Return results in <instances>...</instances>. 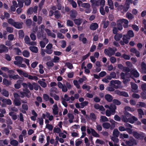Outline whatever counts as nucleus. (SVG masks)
<instances>
[{"instance_id": "nucleus-1", "label": "nucleus", "mask_w": 146, "mask_h": 146, "mask_svg": "<svg viewBox=\"0 0 146 146\" xmlns=\"http://www.w3.org/2000/svg\"><path fill=\"white\" fill-rule=\"evenodd\" d=\"M8 23L17 29H21L23 27V23L22 22H15V20L12 18L7 20Z\"/></svg>"}, {"instance_id": "nucleus-2", "label": "nucleus", "mask_w": 146, "mask_h": 146, "mask_svg": "<svg viewBox=\"0 0 146 146\" xmlns=\"http://www.w3.org/2000/svg\"><path fill=\"white\" fill-rule=\"evenodd\" d=\"M20 93L21 94L20 97L21 98L26 97L29 98L31 95L30 91L28 88L23 89V91L20 92Z\"/></svg>"}, {"instance_id": "nucleus-3", "label": "nucleus", "mask_w": 146, "mask_h": 146, "mask_svg": "<svg viewBox=\"0 0 146 146\" xmlns=\"http://www.w3.org/2000/svg\"><path fill=\"white\" fill-rule=\"evenodd\" d=\"M104 52L105 55L109 57H111L115 54L113 49L110 47H108V49H105Z\"/></svg>"}, {"instance_id": "nucleus-4", "label": "nucleus", "mask_w": 146, "mask_h": 146, "mask_svg": "<svg viewBox=\"0 0 146 146\" xmlns=\"http://www.w3.org/2000/svg\"><path fill=\"white\" fill-rule=\"evenodd\" d=\"M125 143L129 146H133L137 145L136 140L133 137H131L128 140L126 141Z\"/></svg>"}, {"instance_id": "nucleus-5", "label": "nucleus", "mask_w": 146, "mask_h": 146, "mask_svg": "<svg viewBox=\"0 0 146 146\" xmlns=\"http://www.w3.org/2000/svg\"><path fill=\"white\" fill-rule=\"evenodd\" d=\"M132 1L130 0H126L125 3L123 6V11L124 12L127 11L130 7V3H131Z\"/></svg>"}, {"instance_id": "nucleus-6", "label": "nucleus", "mask_w": 146, "mask_h": 146, "mask_svg": "<svg viewBox=\"0 0 146 146\" xmlns=\"http://www.w3.org/2000/svg\"><path fill=\"white\" fill-rule=\"evenodd\" d=\"M133 136L136 139H143L144 137V135L142 133H139L137 131H133Z\"/></svg>"}, {"instance_id": "nucleus-7", "label": "nucleus", "mask_w": 146, "mask_h": 146, "mask_svg": "<svg viewBox=\"0 0 146 146\" xmlns=\"http://www.w3.org/2000/svg\"><path fill=\"white\" fill-rule=\"evenodd\" d=\"M15 59L16 60V61H14V63L16 65H18L22 63L23 61V58L19 56H16L15 57Z\"/></svg>"}, {"instance_id": "nucleus-8", "label": "nucleus", "mask_w": 146, "mask_h": 146, "mask_svg": "<svg viewBox=\"0 0 146 146\" xmlns=\"http://www.w3.org/2000/svg\"><path fill=\"white\" fill-rule=\"evenodd\" d=\"M116 94L120 96H122L125 97H128L129 95L125 91H121L118 90H116L115 91Z\"/></svg>"}, {"instance_id": "nucleus-9", "label": "nucleus", "mask_w": 146, "mask_h": 146, "mask_svg": "<svg viewBox=\"0 0 146 146\" xmlns=\"http://www.w3.org/2000/svg\"><path fill=\"white\" fill-rule=\"evenodd\" d=\"M85 35L84 33H82L79 35V40L80 41L82 42L84 44H86L87 43V38L84 37Z\"/></svg>"}, {"instance_id": "nucleus-10", "label": "nucleus", "mask_w": 146, "mask_h": 146, "mask_svg": "<svg viewBox=\"0 0 146 146\" xmlns=\"http://www.w3.org/2000/svg\"><path fill=\"white\" fill-rule=\"evenodd\" d=\"M77 12L76 10H72L70 13V18L72 20L75 19L77 15Z\"/></svg>"}, {"instance_id": "nucleus-11", "label": "nucleus", "mask_w": 146, "mask_h": 146, "mask_svg": "<svg viewBox=\"0 0 146 146\" xmlns=\"http://www.w3.org/2000/svg\"><path fill=\"white\" fill-rule=\"evenodd\" d=\"M119 22H121L123 24V27L125 28H127L128 27V24L129 22L128 20L124 19H122L119 20Z\"/></svg>"}, {"instance_id": "nucleus-12", "label": "nucleus", "mask_w": 146, "mask_h": 146, "mask_svg": "<svg viewBox=\"0 0 146 146\" xmlns=\"http://www.w3.org/2000/svg\"><path fill=\"white\" fill-rule=\"evenodd\" d=\"M99 27L98 23H92L90 26V29L93 31H94L97 29Z\"/></svg>"}, {"instance_id": "nucleus-13", "label": "nucleus", "mask_w": 146, "mask_h": 146, "mask_svg": "<svg viewBox=\"0 0 146 146\" xmlns=\"http://www.w3.org/2000/svg\"><path fill=\"white\" fill-rule=\"evenodd\" d=\"M127 37L128 39H130L131 38L133 37L134 36V33L133 31L131 30H129L127 34L125 35Z\"/></svg>"}, {"instance_id": "nucleus-14", "label": "nucleus", "mask_w": 146, "mask_h": 146, "mask_svg": "<svg viewBox=\"0 0 146 146\" xmlns=\"http://www.w3.org/2000/svg\"><path fill=\"white\" fill-rule=\"evenodd\" d=\"M141 72L142 74H146V64L142 62L141 64Z\"/></svg>"}, {"instance_id": "nucleus-15", "label": "nucleus", "mask_w": 146, "mask_h": 146, "mask_svg": "<svg viewBox=\"0 0 146 146\" xmlns=\"http://www.w3.org/2000/svg\"><path fill=\"white\" fill-rule=\"evenodd\" d=\"M110 111L111 112V114L113 115L115 112V110L116 109V107L115 105L111 104L110 105V108H109Z\"/></svg>"}, {"instance_id": "nucleus-16", "label": "nucleus", "mask_w": 146, "mask_h": 146, "mask_svg": "<svg viewBox=\"0 0 146 146\" xmlns=\"http://www.w3.org/2000/svg\"><path fill=\"white\" fill-rule=\"evenodd\" d=\"M16 70L18 72L20 75H23L24 77L28 78L29 75L27 73L23 72L21 69H18Z\"/></svg>"}, {"instance_id": "nucleus-17", "label": "nucleus", "mask_w": 146, "mask_h": 146, "mask_svg": "<svg viewBox=\"0 0 146 146\" xmlns=\"http://www.w3.org/2000/svg\"><path fill=\"white\" fill-rule=\"evenodd\" d=\"M131 73L132 77H134L137 78L139 77V74L137 71L136 70H132L131 71Z\"/></svg>"}, {"instance_id": "nucleus-18", "label": "nucleus", "mask_w": 146, "mask_h": 146, "mask_svg": "<svg viewBox=\"0 0 146 146\" xmlns=\"http://www.w3.org/2000/svg\"><path fill=\"white\" fill-rule=\"evenodd\" d=\"M138 119L137 118L133 116L128 118L127 120L129 123L133 124L134 123L135 121H136Z\"/></svg>"}, {"instance_id": "nucleus-19", "label": "nucleus", "mask_w": 146, "mask_h": 146, "mask_svg": "<svg viewBox=\"0 0 146 146\" xmlns=\"http://www.w3.org/2000/svg\"><path fill=\"white\" fill-rule=\"evenodd\" d=\"M23 82V81L21 80H18L17 81L16 83L14 85L15 88L16 89H19L21 88V85Z\"/></svg>"}, {"instance_id": "nucleus-20", "label": "nucleus", "mask_w": 146, "mask_h": 146, "mask_svg": "<svg viewBox=\"0 0 146 146\" xmlns=\"http://www.w3.org/2000/svg\"><path fill=\"white\" fill-rule=\"evenodd\" d=\"M2 98L1 97L0 98V100L2 101L3 103L6 104L8 105H10L12 104L11 101L9 99H3L2 100Z\"/></svg>"}, {"instance_id": "nucleus-21", "label": "nucleus", "mask_w": 146, "mask_h": 146, "mask_svg": "<svg viewBox=\"0 0 146 146\" xmlns=\"http://www.w3.org/2000/svg\"><path fill=\"white\" fill-rule=\"evenodd\" d=\"M73 20L75 24L77 25H80L83 21L82 19L80 18L78 19H75Z\"/></svg>"}, {"instance_id": "nucleus-22", "label": "nucleus", "mask_w": 146, "mask_h": 146, "mask_svg": "<svg viewBox=\"0 0 146 146\" xmlns=\"http://www.w3.org/2000/svg\"><path fill=\"white\" fill-rule=\"evenodd\" d=\"M105 99L108 102H111L113 100V97L109 94H106L105 96Z\"/></svg>"}, {"instance_id": "nucleus-23", "label": "nucleus", "mask_w": 146, "mask_h": 146, "mask_svg": "<svg viewBox=\"0 0 146 146\" xmlns=\"http://www.w3.org/2000/svg\"><path fill=\"white\" fill-rule=\"evenodd\" d=\"M0 48L2 50L3 52L7 53L8 51V48L3 44L0 45Z\"/></svg>"}, {"instance_id": "nucleus-24", "label": "nucleus", "mask_w": 146, "mask_h": 146, "mask_svg": "<svg viewBox=\"0 0 146 146\" xmlns=\"http://www.w3.org/2000/svg\"><path fill=\"white\" fill-rule=\"evenodd\" d=\"M30 50L33 52L37 53L38 52V48L35 46H30L29 47Z\"/></svg>"}, {"instance_id": "nucleus-25", "label": "nucleus", "mask_w": 146, "mask_h": 146, "mask_svg": "<svg viewBox=\"0 0 146 146\" xmlns=\"http://www.w3.org/2000/svg\"><path fill=\"white\" fill-rule=\"evenodd\" d=\"M3 83L4 85L7 86L11 85V82L10 81H9L7 79L4 78L3 80Z\"/></svg>"}, {"instance_id": "nucleus-26", "label": "nucleus", "mask_w": 146, "mask_h": 146, "mask_svg": "<svg viewBox=\"0 0 146 146\" xmlns=\"http://www.w3.org/2000/svg\"><path fill=\"white\" fill-rule=\"evenodd\" d=\"M8 77L10 79H13L14 80H16L20 78V77L18 74L13 76L11 74H9Z\"/></svg>"}, {"instance_id": "nucleus-27", "label": "nucleus", "mask_w": 146, "mask_h": 146, "mask_svg": "<svg viewBox=\"0 0 146 146\" xmlns=\"http://www.w3.org/2000/svg\"><path fill=\"white\" fill-rule=\"evenodd\" d=\"M15 113L13 111H11L9 113L10 116L11 117L12 119L15 120L17 119V116L16 114H15Z\"/></svg>"}, {"instance_id": "nucleus-28", "label": "nucleus", "mask_w": 146, "mask_h": 146, "mask_svg": "<svg viewBox=\"0 0 146 146\" xmlns=\"http://www.w3.org/2000/svg\"><path fill=\"white\" fill-rule=\"evenodd\" d=\"M110 122L111 123V127H110V129L112 130L115 127L116 123H117L112 119L110 120Z\"/></svg>"}, {"instance_id": "nucleus-29", "label": "nucleus", "mask_w": 146, "mask_h": 146, "mask_svg": "<svg viewBox=\"0 0 146 146\" xmlns=\"http://www.w3.org/2000/svg\"><path fill=\"white\" fill-rule=\"evenodd\" d=\"M110 83L111 85H121V82L120 81L118 80H112L110 82Z\"/></svg>"}, {"instance_id": "nucleus-30", "label": "nucleus", "mask_w": 146, "mask_h": 146, "mask_svg": "<svg viewBox=\"0 0 146 146\" xmlns=\"http://www.w3.org/2000/svg\"><path fill=\"white\" fill-rule=\"evenodd\" d=\"M137 112L138 113V115L139 118H142V115H144V114L143 110L141 109H137Z\"/></svg>"}, {"instance_id": "nucleus-31", "label": "nucleus", "mask_w": 146, "mask_h": 146, "mask_svg": "<svg viewBox=\"0 0 146 146\" xmlns=\"http://www.w3.org/2000/svg\"><path fill=\"white\" fill-rule=\"evenodd\" d=\"M45 0H41L38 5V10L40 11L42 9L43 5H44Z\"/></svg>"}, {"instance_id": "nucleus-32", "label": "nucleus", "mask_w": 146, "mask_h": 146, "mask_svg": "<svg viewBox=\"0 0 146 146\" xmlns=\"http://www.w3.org/2000/svg\"><path fill=\"white\" fill-rule=\"evenodd\" d=\"M22 54L23 56L26 58H28L30 56V53L27 50H24L22 52Z\"/></svg>"}, {"instance_id": "nucleus-33", "label": "nucleus", "mask_w": 146, "mask_h": 146, "mask_svg": "<svg viewBox=\"0 0 146 146\" xmlns=\"http://www.w3.org/2000/svg\"><path fill=\"white\" fill-rule=\"evenodd\" d=\"M102 126L104 128L106 129H108L111 127V125L109 123L104 122L103 123Z\"/></svg>"}, {"instance_id": "nucleus-34", "label": "nucleus", "mask_w": 146, "mask_h": 146, "mask_svg": "<svg viewBox=\"0 0 146 146\" xmlns=\"http://www.w3.org/2000/svg\"><path fill=\"white\" fill-rule=\"evenodd\" d=\"M91 133L92 135L95 137H99V135L93 129H91Z\"/></svg>"}, {"instance_id": "nucleus-35", "label": "nucleus", "mask_w": 146, "mask_h": 146, "mask_svg": "<svg viewBox=\"0 0 146 146\" xmlns=\"http://www.w3.org/2000/svg\"><path fill=\"white\" fill-rule=\"evenodd\" d=\"M123 37L122 34H118L114 36V39L116 41H119L120 39Z\"/></svg>"}, {"instance_id": "nucleus-36", "label": "nucleus", "mask_w": 146, "mask_h": 146, "mask_svg": "<svg viewBox=\"0 0 146 146\" xmlns=\"http://www.w3.org/2000/svg\"><path fill=\"white\" fill-rule=\"evenodd\" d=\"M14 104L16 106H19L21 105V102L18 99L15 98L13 101Z\"/></svg>"}, {"instance_id": "nucleus-37", "label": "nucleus", "mask_w": 146, "mask_h": 146, "mask_svg": "<svg viewBox=\"0 0 146 146\" xmlns=\"http://www.w3.org/2000/svg\"><path fill=\"white\" fill-rule=\"evenodd\" d=\"M8 144V141L7 139L4 140H0V146H5V145H7Z\"/></svg>"}, {"instance_id": "nucleus-38", "label": "nucleus", "mask_w": 146, "mask_h": 146, "mask_svg": "<svg viewBox=\"0 0 146 146\" xmlns=\"http://www.w3.org/2000/svg\"><path fill=\"white\" fill-rule=\"evenodd\" d=\"M19 38L21 39H23L24 36L25 34L22 30L19 31L18 33Z\"/></svg>"}, {"instance_id": "nucleus-39", "label": "nucleus", "mask_w": 146, "mask_h": 146, "mask_svg": "<svg viewBox=\"0 0 146 146\" xmlns=\"http://www.w3.org/2000/svg\"><path fill=\"white\" fill-rule=\"evenodd\" d=\"M17 55H21L22 54V52L21 50L18 48H14Z\"/></svg>"}, {"instance_id": "nucleus-40", "label": "nucleus", "mask_w": 146, "mask_h": 146, "mask_svg": "<svg viewBox=\"0 0 146 146\" xmlns=\"http://www.w3.org/2000/svg\"><path fill=\"white\" fill-rule=\"evenodd\" d=\"M126 17L129 20H132L133 18V17L132 14L129 12L127 13L126 14Z\"/></svg>"}, {"instance_id": "nucleus-41", "label": "nucleus", "mask_w": 146, "mask_h": 146, "mask_svg": "<svg viewBox=\"0 0 146 146\" xmlns=\"http://www.w3.org/2000/svg\"><path fill=\"white\" fill-rule=\"evenodd\" d=\"M38 83L40 85V86L43 88H45L47 86L46 83L44 81L39 80L38 81Z\"/></svg>"}, {"instance_id": "nucleus-42", "label": "nucleus", "mask_w": 146, "mask_h": 146, "mask_svg": "<svg viewBox=\"0 0 146 146\" xmlns=\"http://www.w3.org/2000/svg\"><path fill=\"white\" fill-rule=\"evenodd\" d=\"M119 132L117 129H114L113 131V134L114 137H118L119 136Z\"/></svg>"}, {"instance_id": "nucleus-43", "label": "nucleus", "mask_w": 146, "mask_h": 146, "mask_svg": "<svg viewBox=\"0 0 146 146\" xmlns=\"http://www.w3.org/2000/svg\"><path fill=\"white\" fill-rule=\"evenodd\" d=\"M10 144L13 146H17L18 144L17 141L16 140H13L11 141Z\"/></svg>"}, {"instance_id": "nucleus-44", "label": "nucleus", "mask_w": 146, "mask_h": 146, "mask_svg": "<svg viewBox=\"0 0 146 146\" xmlns=\"http://www.w3.org/2000/svg\"><path fill=\"white\" fill-rule=\"evenodd\" d=\"M100 120L101 121H102L103 122H107L109 121L108 119L104 116H101Z\"/></svg>"}, {"instance_id": "nucleus-45", "label": "nucleus", "mask_w": 146, "mask_h": 146, "mask_svg": "<svg viewBox=\"0 0 146 146\" xmlns=\"http://www.w3.org/2000/svg\"><path fill=\"white\" fill-rule=\"evenodd\" d=\"M108 3L109 8L112 9H113L114 7L113 5V2L112 0H108Z\"/></svg>"}, {"instance_id": "nucleus-46", "label": "nucleus", "mask_w": 146, "mask_h": 146, "mask_svg": "<svg viewBox=\"0 0 146 146\" xmlns=\"http://www.w3.org/2000/svg\"><path fill=\"white\" fill-rule=\"evenodd\" d=\"M121 22L117 23V26L118 30L121 31L123 29V25Z\"/></svg>"}, {"instance_id": "nucleus-47", "label": "nucleus", "mask_w": 146, "mask_h": 146, "mask_svg": "<svg viewBox=\"0 0 146 146\" xmlns=\"http://www.w3.org/2000/svg\"><path fill=\"white\" fill-rule=\"evenodd\" d=\"M81 7L85 9L90 8V5L88 3H83Z\"/></svg>"}, {"instance_id": "nucleus-48", "label": "nucleus", "mask_w": 146, "mask_h": 146, "mask_svg": "<svg viewBox=\"0 0 146 146\" xmlns=\"http://www.w3.org/2000/svg\"><path fill=\"white\" fill-rule=\"evenodd\" d=\"M60 58L57 56H54L52 60V62L53 63H58L60 60Z\"/></svg>"}, {"instance_id": "nucleus-49", "label": "nucleus", "mask_w": 146, "mask_h": 146, "mask_svg": "<svg viewBox=\"0 0 146 146\" xmlns=\"http://www.w3.org/2000/svg\"><path fill=\"white\" fill-rule=\"evenodd\" d=\"M113 102L114 105H116L117 106L121 104L120 101L116 99H114L113 100Z\"/></svg>"}, {"instance_id": "nucleus-50", "label": "nucleus", "mask_w": 146, "mask_h": 146, "mask_svg": "<svg viewBox=\"0 0 146 146\" xmlns=\"http://www.w3.org/2000/svg\"><path fill=\"white\" fill-rule=\"evenodd\" d=\"M129 39H128L127 38V37L125 36V35H123L122 38L123 41L125 43V44H127L129 43L128 40Z\"/></svg>"}, {"instance_id": "nucleus-51", "label": "nucleus", "mask_w": 146, "mask_h": 146, "mask_svg": "<svg viewBox=\"0 0 146 146\" xmlns=\"http://www.w3.org/2000/svg\"><path fill=\"white\" fill-rule=\"evenodd\" d=\"M88 104V102L86 101H84L83 102H81L80 103L81 108H83L85 106H87Z\"/></svg>"}, {"instance_id": "nucleus-52", "label": "nucleus", "mask_w": 146, "mask_h": 146, "mask_svg": "<svg viewBox=\"0 0 146 146\" xmlns=\"http://www.w3.org/2000/svg\"><path fill=\"white\" fill-rule=\"evenodd\" d=\"M66 25L68 27H72L73 26L74 24L72 21L68 20L67 21Z\"/></svg>"}, {"instance_id": "nucleus-53", "label": "nucleus", "mask_w": 146, "mask_h": 146, "mask_svg": "<svg viewBox=\"0 0 146 146\" xmlns=\"http://www.w3.org/2000/svg\"><path fill=\"white\" fill-rule=\"evenodd\" d=\"M54 15H55V17L57 19H59L60 17V13L59 11L56 10L54 11Z\"/></svg>"}, {"instance_id": "nucleus-54", "label": "nucleus", "mask_w": 146, "mask_h": 146, "mask_svg": "<svg viewBox=\"0 0 146 146\" xmlns=\"http://www.w3.org/2000/svg\"><path fill=\"white\" fill-rule=\"evenodd\" d=\"M125 110L129 111L131 112H133L134 110V109L133 108H131L130 107L126 106L124 108Z\"/></svg>"}, {"instance_id": "nucleus-55", "label": "nucleus", "mask_w": 146, "mask_h": 146, "mask_svg": "<svg viewBox=\"0 0 146 146\" xmlns=\"http://www.w3.org/2000/svg\"><path fill=\"white\" fill-rule=\"evenodd\" d=\"M17 1L18 2L19 7H23V6L24 0H17Z\"/></svg>"}, {"instance_id": "nucleus-56", "label": "nucleus", "mask_w": 146, "mask_h": 146, "mask_svg": "<svg viewBox=\"0 0 146 146\" xmlns=\"http://www.w3.org/2000/svg\"><path fill=\"white\" fill-rule=\"evenodd\" d=\"M122 121L123 122L127 123L128 122V118L125 115H122L121 117Z\"/></svg>"}, {"instance_id": "nucleus-57", "label": "nucleus", "mask_w": 146, "mask_h": 146, "mask_svg": "<svg viewBox=\"0 0 146 146\" xmlns=\"http://www.w3.org/2000/svg\"><path fill=\"white\" fill-rule=\"evenodd\" d=\"M3 95L6 97H7L9 96V92L5 90H3V92H2Z\"/></svg>"}, {"instance_id": "nucleus-58", "label": "nucleus", "mask_w": 146, "mask_h": 146, "mask_svg": "<svg viewBox=\"0 0 146 146\" xmlns=\"http://www.w3.org/2000/svg\"><path fill=\"white\" fill-rule=\"evenodd\" d=\"M13 30L14 29L13 28L9 27H7L6 28V30L7 32L9 33H13Z\"/></svg>"}, {"instance_id": "nucleus-59", "label": "nucleus", "mask_w": 146, "mask_h": 146, "mask_svg": "<svg viewBox=\"0 0 146 146\" xmlns=\"http://www.w3.org/2000/svg\"><path fill=\"white\" fill-rule=\"evenodd\" d=\"M28 78V79L31 80H37L38 79V78L37 76H33L31 75H29Z\"/></svg>"}, {"instance_id": "nucleus-60", "label": "nucleus", "mask_w": 146, "mask_h": 146, "mask_svg": "<svg viewBox=\"0 0 146 146\" xmlns=\"http://www.w3.org/2000/svg\"><path fill=\"white\" fill-rule=\"evenodd\" d=\"M65 65H66L68 68L70 69H71L73 68L72 64L69 62H66Z\"/></svg>"}, {"instance_id": "nucleus-61", "label": "nucleus", "mask_w": 146, "mask_h": 146, "mask_svg": "<svg viewBox=\"0 0 146 146\" xmlns=\"http://www.w3.org/2000/svg\"><path fill=\"white\" fill-rule=\"evenodd\" d=\"M108 21H103L104 24L103 27L104 29H106L108 26L109 24Z\"/></svg>"}, {"instance_id": "nucleus-62", "label": "nucleus", "mask_w": 146, "mask_h": 146, "mask_svg": "<svg viewBox=\"0 0 146 146\" xmlns=\"http://www.w3.org/2000/svg\"><path fill=\"white\" fill-rule=\"evenodd\" d=\"M100 13L102 15H104L105 14V12L103 6H101L100 7Z\"/></svg>"}, {"instance_id": "nucleus-63", "label": "nucleus", "mask_w": 146, "mask_h": 146, "mask_svg": "<svg viewBox=\"0 0 146 146\" xmlns=\"http://www.w3.org/2000/svg\"><path fill=\"white\" fill-rule=\"evenodd\" d=\"M46 127L50 131H52L53 127V126L50 124H46Z\"/></svg>"}, {"instance_id": "nucleus-64", "label": "nucleus", "mask_w": 146, "mask_h": 146, "mask_svg": "<svg viewBox=\"0 0 146 146\" xmlns=\"http://www.w3.org/2000/svg\"><path fill=\"white\" fill-rule=\"evenodd\" d=\"M25 24L27 26H30L32 24V21L30 19H28L26 20Z\"/></svg>"}]
</instances>
